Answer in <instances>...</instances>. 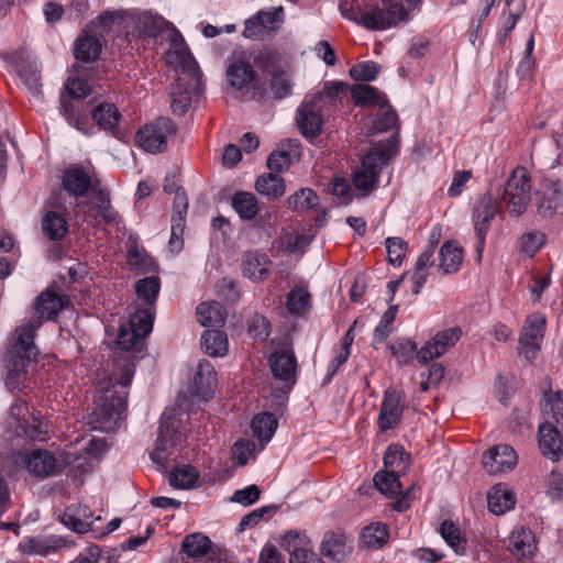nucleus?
I'll return each mask as SVG.
<instances>
[{
    "instance_id": "obj_1",
    "label": "nucleus",
    "mask_w": 563,
    "mask_h": 563,
    "mask_svg": "<svg viewBox=\"0 0 563 563\" xmlns=\"http://www.w3.org/2000/svg\"><path fill=\"white\" fill-rule=\"evenodd\" d=\"M166 60L176 70H181L170 88V108L175 114L183 115L187 112L192 96L201 92V74L183 35L177 30L172 33Z\"/></svg>"
},
{
    "instance_id": "obj_2",
    "label": "nucleus",
    "mask_w": 563,
    "mask_h": 563,
    "mask_svg": "<svg viewBox=\"0 0 563 563\" xmlns=\"http://www.w3.org/2000/svg\"><path fill=\"white\" fill-rule=\"evenodd\" d=\"M40 322L22 323L11 334L3 356L4 384L14 391L20 390L29 378V365L36 360L38 349L34 343Z\"/></svg>"
},
{
    "instance_id": "obj_3",
    "label": "nucleus",
    "mask_w": 563,
    "mask_h": 563,
    "mask_svg": "<svg viewBox=\"0 0 563 563\" xmlns=\"http://www.w3.org/2000/svg\"><path fill=\"white\" fill-rule=\"evenodd\" d=\"M397 153V139L393 137L386 145H377L368 151L362 158V165L354 172V186L368 194L377 184L382 168Z\"/></svg>"
},
{
    "instance_id": "obj_4",
    "label": "nucleus",
    "mask_w": 563,
    "mask_h": 563,
    "mask_svg": "<svg viewBox=\"0 0 563 563\" xmlns=\"http://www.w3.org/2000/svg\"><path fill=\"white\" fill-rule=\"evenodd\" d=\"M97 407L91 412L89 423L92 429L101 432H112L119 428L126 408V391L102 389Z\"/></svg>"
},
{
    "instance_id": "obj_5",
    "label": "nucleus",
    "mask_w": 563,
    "mask_h": 563,
    "mask_svg": "<svg viewBox=\"0 0 563 563\" xmlns=\"http://www.w3.org/2000/svg\"><path fill=\"white\" fill-rule=\"evenodd\" d=\"M176 416L175 409H166L162 415L155 448L151 453L155 463L163 464L183 443L181 421Z\"/></svg>"
},
{
    "instance_id": "obj_6",
    "label": "nucleus",
    "mask_w": 563,
    "mask_h": 563,
    "mask_svg": "<svg viewBox=\"0 0 563 563\" xmlns=\"http://www.w3.org/2000/svg\"><path fill=\"white\" fill-rule=\"evenodd\" d=\"M530 199V175L526 168L517 167L505 185L501 202L511 216L519 217L527 210Z\"/></svg>"
},
{
    "instance_id": "obj_7",
    "label": "nucleus",
    "mask_w": 563,
    "mask_h": 563,
    "mask_svg": "<svg viewBox=\"0 0 563 563\" xmlns=\"http://www.w3.org/2000/svg\"><path fill=\"white\" fill-rule=\"evenodd\" d=\"M406 18L407 11L399 1L382 0L375 7L361 11L354 20L367 30L379 31L391 27Z\"/></svg>"
},
{
    "instance_id": "obj_8",
    "label": "nucleus",
    "mask_w": 563,
    "mask_h": 563,
    "mask_svg": "<svg viewBox=\"0 0 563 563\" xmlns=\"http://www.w3.org/2000/svg\"><path fill=\"white\" fill-rule=\"evenodd\" d=\"M154 313L148 309H137L131 314L129 323L122 325L117 343L121 350L141 352L144 339L153 329Z\"/></svg>"
},
{
    "instance_id": "obj_9",
    "label": "nucleus",
    "mask_w": 563,
    "mask_h": 563,
    "mask_svg": "<svg viewBox=\"0 0 563 563\" xmlns=\"http://www.w3.org/2000/svg\"><path fill=\"white\" fill-rule=\"evenodd\" d=\"M177 132L176 124L168 118H158L140 128L135 141L141 148L151 154L162 153L167 147V140Z\"/></svg>"
},
{
    "instance_id": "obj_10",
    "label": "nucleus",
    "mask_w": 563,
    "mask_h": 563,
    "mask_svg": "<svg viewBox=\"0 0 563 563\" xmlns=\"http://www.w3.org/2000/svg\"><path fill=\"white\" fill-rule=\"evenodd\" d=\"M500 202L490 190L483 195L474 206L473 222L474 229L477 234L476 252L478 260L482 257V252L485 246V238L490 225L492 220L496 213L500 211Z\"/></svg>"
},
{
    "instance_id": "obj_11",
    "label": "nucleus",
    "mask_w": 563,
    "mask_h": 563,
    "mask_svg": "<svg viewBox=\"0 0 563 563\" xmlns=\"http://www.w3.org/2000/svg\"><path fill=\"white\" fill-rule=\"evenodd\" d=\"M545 317L541 313L529 316L522 327L519 338V354L532 362L540 351L545 330Z\"/></svg>"
},
{
    "instance_id": "obj_12",
    "label": "nucleus",
    "mask_w": 563,
    "mask_h": 563,
    "mask_svg": "<svg viewBox=\"0 0 563 563\" xmlns=\"http://www.w3.org/2000/svg\"><path fill=\"white\" fill-rule=\"evenodd\" d=\"M14 463L25 468L32 476L42 479L54 475L58 467L55 456L49 451L43 449L31 452H18Z\"/></svg>"
},
{
    "instance_id": "obj_13",
    "label": "nucleus",
    "mask_w": 563,
    "mask_h": 563,
    "mask_svg": "<svg viewBox=\"0 0 563 563\" xmlns=\"http://www.w3.org/2000/svg\"><path fill=\"white\" fill-rule=\"evenodd\" d=\"M461 336L462 330L459 327L439 331L418 351V361L426 364L433 358L442 356L460 341Z\"/></svg>"
},
{
    "instance_id": "obj_14",
    "label": "nucleus",
    "mask_w": 563,
    "mask_h": 563,
    "mask_svg": "<svg viewBox=\"0 0 563 563\" xmlns=\"http://www.w3.org/2000/svg\"><path fill=\"white\" fill-rule=\"evenodd\" d=\"M89 223L104 222L114 223L118 220V212L110 203L109 195L102 189H95V196L90 202L78 205Z\"/></svg>"
},
{
    "instance_id": "obj_15",
    "label": "nucleus",
    "mask_w": 563,
    "mask_h": 563,
    "mask_svg": "<svg viewBox=\"0 0 563 563\" xmlns=\"http://www.w3.org/2000/svg\"><path fill=\"white\" fill-rule=\"evenodd\" d=\"M68 302L69 299L67 296L46 289L36 298L34 305L35 318L24 323L40 322V328L44 320L55 319L57 314L67 307Z\"/></svg>"
},
{
    "instance_id": "obj_16",
    "label": "nucleus",
    "mask_w": 563,
    "mask_h": 563,
    "mask_svg": "<svg viewBox=\"0 0 563 563\" xmlns=\"http://www.w3.org/2000/svg\"><path fill=\"white\" fill-rule=\"evenodd\" d=\"M284 22L283 8H274L269 11H260L253 18L246 20L243 36L256 38L277 30Z\"/></svg>"
},
{
    "instance_id": "obj_17",
    "label": "nucleus",
    "mask_w": 563,
    "mask_h": 563,
    "mask_svg": "<svg viewBox=\"0 0 563 563\" xmlns=\"http://www.w3.org/2000/svg\"><path fill=\"white\" fill-rule=\"evenodd\" d=\"M62 184L63 188L75 198L85 196L89 190L93 197L95 189H101L99 183L93 181L90 174L78 165H73L64 170Z\"/></svg>"
},
{
    "instance_id": "obj_18",
    "label": "nucleus",
    "mask_w": 563,
    "mask_h": 563,
    "mask_svg": "<svg viewBox=\"0 0 563 563\" xmlns=\"http://www.w3.org/2000/svg\"><path fill=\"white\" fill-rule=\"evenodd\" d=\"M517 463V454L515 450L507 445L500 444L487 450L483 456V467L489 474H498L512 470Z\"/></svg>"
},
{
    "instance_id": "obj_19",
    "label": "nucleus",
    "mask_w": 563,
    "mask_h": 563,
    "mask_svg": "<svg viewBox=\"0 0 563 563\" xmlns=\"http://www.w3.org/2000/svg\"><path fill=\"white\" fill-rule=\"evenodd\" d=\"M401 398V394L395 389L385 391L377 419L378 427L382 431L391 430L400 422L404 412Z\"/></svg>"
},
{
    "instance_id": "obj_20",
    "label": "nucleus",
    "mask_w": 563,
    "mask_h": 563,
    "mask_svg": "<svg viewBox=\"0 0 563 563\" xmlns=\"http://www.w3.org/2000/svg\"><path fill=\"white\" fill-rule=\"evenodd\" d=\"M378 108L377 113L368 118L369 133L377 134L394 130L393 135L386 142H382L378 145H386L393 137H396L398 143L400 126L396 111L391 108L388 100Z\"/></svg>"
},
{
    "instance_id": "obj_21",
    "label": "nucleus",
    "mask_w": 563,
    "mask_h": 563,
    "mask_svg": "<svg viewBox=\"0 0 563 563\" xmlns=\"http://www.w3.org/2000/svg\"><path fill=\"white\" fill-rule=\"evenodd\" d=\"M269 366L274 377L290 388L296 380L297 361L290 350H276L269 356Z\"/></svg>"
},
{
    "instance_id": "obj_22",
    "label": "nucleus",
    "mask_w": 563,
    "mask_h": 563,
    "mask_svg": "<svg viewBox=\"0 0 563 563\" xmlns=\"http://www.w3.org/2000/svg\"><path fill=\"white\" fill-rule=\"evenodd\" d=\"M10 59L15 64L16 70L27 89L32 93L38 95L41 92L40 71L35 62L31 60L30 54L21 49L12 53Z\"/></svg>"
},
{
    "instance_id": "obj_23",
    "label": "nucleus",
    "mask_w": 563,
    "mask_h": 563,
    "mask_svg": "<svg viewBox=\"0 0 563 563\" xmlns=\"http://www.w3.org/2000/svg\"><path fill=\"white\" fill-rule=\"evenodd\" d=\"M559 428L549 423H541L539 427V448L542 454L553 462L560 461L563 456V439Z\"/></svg>"
},
{
    "instance_id": "obj_24",
    "label": "nucleus",
    "mask_w": 563,
    "mask_h": 563,
    "mask_svg": "<svg viewBox=\"0 0 563 563\" xmlns=\"http://www.w3.org/2000/svg\"><path fill=\"white\" fill-rule=\"evenodd\" d=\"M352 551L351 540L347 534L341 530L328 531L322 541L321 552L324 556L341 562Z\"/></svg>"
},
{
    "instance_id": "obj_25",
    "label": "nucleus",
    "mask_w": 563,
    "mask_h": 563,
    "mask_svg": "<svg viewBox=\"0 0 563 563\" xmlns=\"http://www.w3.org/2000/svg\"><path fill=\"white\" fill-rule=\"evenodd\" d=\"M317 106L318 102L312 100L302 103L297 110L298 128L306 137H314L321 132L323 120Z\"/></svg>"
},
{
    "instance_id": "obj_26",
    "label": "nucleus",
    "mask_w": 563,
    "mask_h": 563,
    "mask_svg": "<svg viewBox=\"0 0 563 563\" xmlns=\"http://www.w3.org/2000/svg\"><path fill=\"white\" fill-rule=\"evenodd\" d=\"M563 206V191L560 183L547 184L538 192L537 208L544 218L552 217Z\"/></svg>"
},
{
    "instance_id": "obj_27",
    "label": "nucleus",
    "mask_w": 563,
    "mask_h": 563,
    "mask_svg": "<svg viewBox=\"0 0 563 563\" xmlns=\"http://www.w3.org/2000/svg\"><path fill=\"white\" fill-rule=\"evenodd\" d=\"M229 84L235 89H242L255 78V70L243 56L233 57L227 67Z\"/></svg>"
},
{
    "instance_id": "obj_28",
    "label": "nucleus",
    "mask_w": 563,
    "mask_h": 563,
    "mask_svg": "<svg viewBox=\"0 0 563 563\" xmlns=\"http://www.w3.org/2000/svg\"><path fill=\"white\" fill-rule=\"evenodd\" d=\"M301 543L302 539L297 532L289 531L285 534L284 547L290 555L289 563H323L314 552Z\"/></svg>"
},
{
    "instance_id": "obj_29",
    "label": "nucleus",
    "mask_w": 563,
    "mask_h": 563,
    "mask_svg": "<svg viewBox=\"0 0 563 563\" xmlns=\"http://www.w3.org/2000/svg\"><path fill=\"white\" fill-rule=\"evenodd\" d=\"M92 512L84 505L68 507L62 516V522L78 533H85L92 529L93 521L90 520Z\"/></svg>"
},
{
    "instance_id": "obj_30",
    "label": "nucleus",
    "mask_w": 563,
    "mask_h": 563,
    "mask_svg": "<svg viewBox=\"0 0 563 563\" xmlns=\"http://www.w3.org/2000/svg\"><path fill=\"white\" fill-rule=\"evenodd\" d=\"M93 121L104 131L110 132L114 137L120 139L121 133L118 124L121 118L117 107L112 103H101L92 110Z\"/></svg>"
},
{
    "instance_id": "obj_31",
    "label": "nucleus",
    "mask_w": 563,
    "mask_h": 563,
    "mask_svg": "<svg viewBox=\"0 0 563 563\" xmlns=\"http://www.w3.org/2000/svg\"><path fill=\"white\" fill-rule=\"evenodd\" d=\"M271 261L266 254L247 252L242 261V271L245 277L252 280H262L268 274Z\"/></svg>"
},
{
    "instance_id": "obj_32",
    "label": "nucleus",
    "mask_w": 563,
    "mask_h": 563,
    "mask_svg": "<svg viewBox=\"0 0 563 563\" xmlns=\"http://www.w3.org/2000/svg\"><path fill=\"white\" fill-rule=\"evenodd\" d=\"M541 411L544 419L543 423L563 429V400L560 391L544 393Z\"/></svg>"
},
{
    "instance_id": "obj_33",
    "label": "nucleus",
    "mask_w": 563,
    "mask_h": 563,
    "mask_svg": "<svg viewBox=\"0 0 563 563\" xmlns=\"http://www.w3.org/2000/svg\"><path fill=\"white\" fill-rule=\"evenodd\" d=\"M75 57L85 63L95 62L101 52L100 38L89 31H84L75 42Z\"/></svg>"
},
{
    "instance_id": "obj_34",
    "label": "nucleus",
    "mask_w": 563,
    "mask_h": 563,
    "mask_svg": "<svg viewBox=\"0 0 563 563\" xmlns=\"http://www.w3.org/2000/svg\"><path fill=\"white\" fill-rule=\"evenodd\" d=\"M197 318L202 327L221 328L225 323L227 312L224 307L217 302H202L197 307Z\"/></svg>"
},
{
    "instance_id": "obj_35",
    "label": "nucleus",
    "mask_w": 563,
    "mask_h": 563,
    "mask_svg": "<svg viewBox=\"0 0 563 563\" xmlns=\"http://www.w3.org/2000/svg\"><path fill=\"white\" fill-rule=\"evenodd\" d=\"M194 383L198 396L203 399H208L212 396L216 385V372L210 362H199Z\"/></svg>"
},
{
    "instance_id": "obj_36",
    "label": "nucleus",
    "mask_w": 563,
    "mask_h": 563,
    "mask_svg": "<svg viewBox=\"0 0 563 563\" xmlns=\"http://www.w3.org/2000/svg\"><path fill=\"white\" fill-rule=\"evenodd\" d=\"M44 235L52 241H59L68 232V223L64 213L59 211H47L42 219Z\"/></svg>"
},
{
    "instance_id": "obj_37",
    "label": "nucleus",
    "mask_w": 563,
    "mask_h": 563,
    "mask_svg": "<svg viewBox=\"0 0 563 563\" xmlns=\"http://www.w3.org/2000/svg\"><path fill=\"white\" fill-rule=\"evenodd\" d=\"M509 549L518 559L530 558L534 550V536L529 529L514 531L509 539Z\"/></svg>"
},
{
    "instance_id": "obj_38",
    "label": "nucleus",
    "mask_w": 563,
    "mask_h": 563,
    "mask_svg": "<svg viewBox=\"0 0 563 563\" xmlns=\"http://www.w3.org/2000/svg\"><path fill=\"white\" fill-rule=\"evenodd\" d=\"M487 503L489 510L495 515H504L512 509L516 504L512 492L501 487L494 486L487 494Z\"/></svg>"
},
{
    "instance_id": "obj_39",
    "label": "nucleus",
    "mask_w": 563,
    "mask_h": 563,
    "mask_svg": "<svg viewBox=\"0 0 563 563\" xmlns=\"http://www.w3.org/2000/svg\"><path fill=\"white\" fill-rule=\"evenodd\" d=\"M383 472L404 475L409 467V454L400 445H390L384 455Z\"/></svg>"
},
{
    "instance_id": "obj_40",
    "label": "nucleus",
    "mask_w": 563,
    "mask_h": 563,
    "mask_svg": "<svg viewBox=\"0 0 563 563\" xmlns=\"http://www.w3.org/2000/svg\"><path fill=\"white\" fill-rule=\"evenodd\" d=\"M211 540L200 533H191L184 538L181 542V554L185 553L189 559H200L211 549Z\"/></svg>"
},
{
    "instance_id": "obj_41",
    "label": "nucleus",
    "mask_w": 563,
    "mask_h": 563,
    "mask_svg": "<svg viewBox=\"0 0 563 563\" xmlns=\"http://www.w3.org/2000/svg\"><path fill=\"white\" fill-rule=\"evenodd\" d=\"M255 189L258 194L271 199L282 197L286 191L284 179L274 173L260 176L255 181Z\"/></svg>"
},
{
    "instance_id": "obj_42",
    "label": "nucleus",
    "mask_w": 563,
    "mask_h": 563,
    "mask_svg": "<svg viewBox=\"0 0 563 563\" xmlns=\"http://www.w3.org/2000/svg\"><path fill=\"white\" fill-rule=\"evenodd\" d=\"M228 338L224 332L206 330L201 335V346L210 356H223L228 352Z\"/></svg>"
},
{
    "instance_id": "obj_43",
    "label": "nucleus",
    "mask_w": 563,
    "mask_h": 563,
    "mask_svg": "<svg viewBox=\"0 0 563 563\" xmlns=\"http://www.w3.org/2000/svg\"><path fill=\"white\" fill-rule=\"evenodd\" d=\"M351 96L356 106L380 107L387 99L376 88L368 85H354L351 89Z\"/></svg>"
},
{
    "instance_id": "obj_44",
    "label": "nucleus",
    "mask_w": 563,
    "mask_h": 563,
    "mask_svg": "<svg viewBox=\"0 0 563 563\" xmlns=\"http://www.w3.org/2000/svg\"><path fill=\"white\" fill-rule=\"evenodd\" d=\"M463 251L453 242H445L440 250V268L445 274L457 272L462 264Z\"/></svg>"
},
{
    "instance_id": "obj_45",
    "label": "nucleus",
    "mask_w": 563,
    "mask_h": 563,
    "mask_svg": "<svg viewBox=\"0 0 563 563\" xmlns=\"http://www.w3.org/2000/svg\"><path fill=\"white\" fill-rule=\"evenodd\" d=\"M232 207L243 220L253 219L258 212V201L252 192L239 191L232 197Z\"/></svg>"
},
{
    "instance_id": "obj_46",
    "label": "nucleus",
    "mask_w": 563,
    "mask_h": 563,
    "mask_svg": "<svg viewBox=\"0 0 563 563\" xmlns=\"http://www.w3.org/2000/svg\"><path fill=\"white\" fill-rule=\"evenodd\" d=\"M277 419L274 415L264 412L256 415L252 422L251 429L253 431L254 437H256L263 443H266L271 440L274 432L277 428Z\"/></svg>"
},
{
    "instance_id": "obj_47",
    "label": "nucleus",
    "mask_w": 563,
    "mask_h": 563,
    "mask_svg": "<svg viewBox=\"0 0 563 563\" xmlns=\"http://www.w3.org/2000/svg\"><path fill=\"white\" fill-rule=\"evenodd\" d=\"M74 75L66 81V90L73 99H84L91 92V86L85 78L84 67L75 64L73 66Z\"/></svg>"
},
{
    "instance_id": "obj_48",
    "label": "nucleus",
    "mask_w": 563,
    "mask_h": 563,
    "mask_svg": "<svg viewBox=\"0 0 563 563\" xmlns=\"http://www.w3.org/2000/svg\"><path fill=\"white\" fill-rule=\"evenodd\" d=\"M388 541V530L384 523H372L361 533V544L366 549H378Z\"/></svg>"
},
{
    "instance_id": "obj_49",
    "label": "nucleus",
    "mask_w": 563,
    "mask_h": 563,
    "mask_svg": "<svg viewBox=\"0 0 563 563\" xmlns=\"http://www.w3.org/2000/svg\"><path fill=\"white\" fill-rule=\"evenodd\" d=\"M199 474L191 465H181L175 467L169 475V483L173 487L179 489H189L198 481Z\"/></svg>"
},
{
    "instance_id": "obj_50",
    "label": "nucleus",
    "mask_w": 563,
    "mask_h": 563,
    "mask_svg": "<svg viewBox=\"0 0 563 563\" xmlns=\"http://www.w3.org/2000/svg\"><path fill=\"white\" fill-rule=\"evenodd\" d=\"M161 289L159 278L156 276L145 277L136 282L135 292L137 298L145 303L153 306Z\"/></svg>"
},
{
    "instance_id": "obj_51",
    "label": "nucleus",
    "mask_w": 563,
    "mask_h": 563,
    "mask_svg": "<svg viewBox=\"0 0 563 563\" xmlns=\"http://www.w3.org/2000/svg\"><path fill=\"white\" fill-rule=\"evenodd\" d=\"M440 534L456 554L465 553L466 541L461 537L460 529L452 521L445 520L441 523Z\"/></svg>"
},
{
    "instance_id": "obj_52",
    "label": "nucleus",
    "mask_w": 563,
    "mask_h": 563,
    "mask_svg": "<svg viewBox=\"0 0 563 563\" xmlns=\"http://www.w3.org/2000/svg\"><path fill=\"white\" fill-rule=\"evenodd\" d=\"M62 113L70 125L75 126L82 133H89V121L87 117L77 109L74 102L63 98Z\"/></svg>"
},
{
    "instance_id": "obj_53",
    "label": "nucleus",
    "mask_w": 563,
    "mask_h": 563,
    "mask_svg": "<svg viewBox=\"0 0 563 563\" xmlns=\"http://www.w3.org/2000/svg\"><path fill=\"white\" fill-rule=\"evenodd\" d=\"M399 476L400 475L379 471L374 476V484L380 493L394 497L401 492Z\"/></svg>"
},
{
    "instance_id": "obj_54",
    "label": "nucleus",
    "mask_w": 563,
    "mask_h": 563,
    "mask_svg": "<svg viewBox=\"0 0 563 563\" xmlns=\"http://www.w3.org/2000/svg\"><path fill=\"white\" fill-rule=\"evenodd\" d=\"M318 196L310 188H301L287 199L290 209L302 212L318 205Z\"/></svg>"
},
{
    "instance_id": "obj_55",
    "label": "nucleus",
    "mask_w": 563,
    "mask_h": 563,
    "mask_svg": "<svg viewBox=\"0 0 563 563\" xmlns=\"http://www.w3.org/2000/svg\"><path fill=\"white\" fill-rule=\"evenodd\" d=\"M391 355L401 365L408 364L417 355V344L410 339H397L389 344Z\"/></svg>"
},
{
    "instance_id": "obj_56",
    "label": "nucleus",
    "mask_w": 563,
    "mask_h": 563,
    "mask_svg": "<svg viewBox=\"0 0 563 563\" xmlns=\"http://www.w3.org/2000/svg\"><path fill=\"white\" fill-rule=\"evenodd\" d=\"M286 307L294 314H302L310 308V294L300 287H296L287 295Z\"/></svg>"
},
{
    "instance_id": "obj_57",
    "label": "nucleus",
    "mask_w": 563,
    "mask_h": 563,
    "mask_svg": "<svg viewBox=\"0 0 563 563\" xmlns=\"http://www.w3.org/2000/svg\"><path fill=\"white\" fill-rule=\"evenodd\" d=\"M166 21L159 16L142 14L139 18V33L141 36L154 37L164 30Z\"/></svg>"
},
{
    "instance_id": "obj_58",
    "label": "nucleus",
    "mask_w": 563,
    "mask_h": 563,
    "mask_svg": "<svg viewBox=\"0 0 563 563\" xmlns=\"http://www.w3.org/2000/svg\"><path fill=\"white\" fill-rule=\"evenodd\" d=\"M379 73V66L374 62H363L354 65L349 74L355 81L374 80Z\"/></svg>"
},
{
    "instance_id": "obj_59",
    "label": "nucleus",
    "mask_w": 563,
    "mask_h": 563,
    "mask_svg": "<svg viewBox=\"0 0 563 563\" xmlns=\"http://www.w3.org/2000/svg\"><path fill=\"white\" fill-rule=\"evenodd\" d=\"M407 247V243L401 238H388L386 240L388 261L393 265L399 266L406 255Z\"/></svg>"
},
{
    "instance_id": "obj_60",
    "label": "nucleus",
    "mask_w": 563,
    "mask_h": 563,
    "mask_svg": "<svg viewBox=\"0 0 563 563\" xmlns=\"http://www.w3.org/2000/svg\"><path fill=\"white\" fill-rule=\"evenodd\" d=\"M545 236L541 232H528L520 239V251L529 256H533L544 244Z\"/></svg>"
},
{
    "instance_id": "obj_61",
    "label": "nucleus",
    "mask_w": 563,
    "mask_h": 563,
    "mask_svg": "<svg viewBox=\"0 0 563 563\" xmlns=\"http://www.w3.org/2000/svg\"><path fill=\"white\" fill-rule=\"evenodd\" d=\"M186 216L173 214L172 216V234L169 239V247L172 251L179 252L183 246V235L185 232Z\"/></svg>"
},
{
    "instance_id": "obj_62",
    "label": "nucleus",
    "mask_w": 563,
    "mask_h": 563,
    "mask_svg": "<svg viewBox=\"0 0 563 563\" xmlns=\"http://www.w3.org/2000/svg\"><path fill=\"white\" fill-rule=\"evenodd\" d=\"M271 87L275 98L282 99L288 96L291 91L289 76L285 71L273 73Z\"/></svg>"
},
{
    "instance_id": "obj_63",
    "label": "nucleus",
    "mask_w": 563,
    "mask_h": 563,
    "mask_svg": "<svg viewBox=\"0 0 563 563\" xmlns=\"http://www.w3.org/2000/svg\"><path fill=\"white\" fill-rule=\"evenodd\" d=\"M115 20L117 16L113 13L104 12L91 22V24L88 26V31L101 38L111 30Z\"/></svg>"
},
{
    "instance_id": "obj_64",
    "label": "nucleus",
    "mask_w": 563,
    "mask_h": 563,
    "mask_svg": "<svg viewBox=\"0 0 563 563\" xmlns=\"http://www.w3.org/2000/svg\"><path fill=\"white\" fill-rule=\"evenodd\" d=\"M548 495L552 500L563 501V474L553 470L548 478Z\"/></svg>"
}]
</instances>
